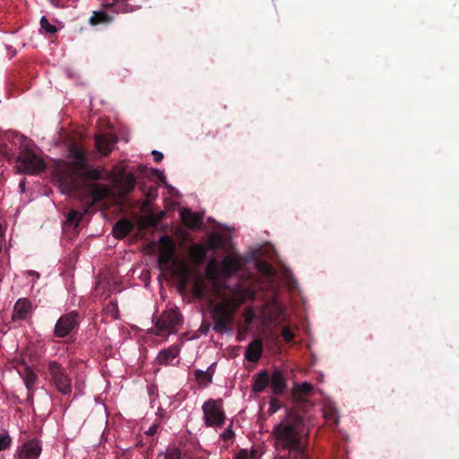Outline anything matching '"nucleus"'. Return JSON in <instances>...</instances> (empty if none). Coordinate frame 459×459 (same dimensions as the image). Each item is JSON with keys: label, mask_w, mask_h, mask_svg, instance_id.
Instances as JSON below:
<instances>
[{"label": "nucleus", "mask_w": 459, "mask_h": 459, "mask_svg": "<svg viewBox=\"0 0 459 459\" xmlns=\"http://www.w3.org/2000/svg\"><path fill=\"white\" fill-rule=\"evenodd\" d=\"M41 452L40 441L34 438L18 446L14 457L16 459H38Z\"/></svg>", "instance_id": "obj_10"}, {"label": "nucleus", "mask_w": 459, "mask_h": 459, "mask_svg": "<svg viewBox=\"0 0 459 459\" xmlns=\"http://www.w3.org/2000/svg\"><path fill=\"white\" fill-rule=\"evenodd\" d=\"M160 254L158 263L160 267L167 266L173 258L175 244L173 240L166 236L160 238Z\"/></svg>", "instance_id": "obj_12"}, {"label": "nucleus", "mask_w": 459, "mask_h": 459, "mask_svg": "<svg viewBox=\"0 0 459 459\" xmlns=\"http://www.w3.org/2000/svg\"><path fill=\"white\" fill-rule=\"evenodd\" d=\"M200 331L202 332V333H204V334H207V333H208V331H209V327H208V326H206V327H203V326H202V327L200 328Z\"/></svg>", "instance_id": "obj_46"}, {"label": "nucleus", "mask_w": 459, "mask_h": 459, "mask_svg": "<svg viewBox=\"0 0 459 459\" xmlns=\"http://www.w3.org/2000/svg\"><path fill=\"white\" fill-rule=\"evenodd\" d=\"M241 267L239 257L231 254L225 256L221 264L215 260L212 259L208 262L205 275L211 280H218L221 275L230 277L236 273Z\"/></svg>", "instance_id": "obj_4"}, {"label": "nucleus", "mask_w": 459, "mask_h": 459, "mask_svg": "<svg viewBox=\"0 0 459 459\" xmlns=\"http://www.w3.org/2000/svg\"><path fill=\"white\" fill-rule=\"evenodd\" d=\"M48 369L56 389L64 395H69L72 393V381L65 369L56 361H49Z\"/></svg>", "instance_id": "obj_7"}, {"label": "nucleus", "mask_w": 459, "mask_h": 459, "mask_svg": "<svg viewBox=\"0 0 459 459\" xmlns=\"http://www.w3.org/2000/svg\"><path fill=\"white\" fill-rule=\"evenodd\" d=\"M90 195V204L93 205L95 203L111 195V189L106 185L94 184L91 189Z\"/></svg>", "instance_id": "obj_17"}, {"label": "nucleus", "mask_w": 459, "mask_h": 459, "mask_svg": "<svg viewBox=\"0 0 459 459\" xmlns=\"http://www.w3.org/2000/svg\"><path fill=\"white\" fill-rule=\"evenodd\" d=\"M203 371L202 369H196L195 371V377L199 385H207L212 383V381H208V377L206 375H199L198 372Z\"/></svg>", "instance_id": "obj_37"}, {"label": "nucleus", "mask_w": 459, "mask_h": 459, "mask_svg": "<svg viewBox=\"0 0 459 459\" xmlns=\"http://www.w3.org/2000/svg\"><path fill=\"white\" fill-rule=\"evenodd\" d=\"M152 156H153V160H154L156 162H160V161H161V160H162V159H163V154H162V152H160V151H156V150H154V151H152Z\"/></svg>", "instance_id": "obj_40"}, {"label": "nucleus", "mask_w": 459, "mask_h": 459, "mask_svg": "<svg viewBox=\"0 0 459 459\" xmlns=\"http://www.w3.org/2000/svg\"><path fill=\"white\" fill-rule=\"evenodd\" d=\"M16 54L15 51L11 52L12 56H13Z\"/></svg>", "instance_id": "obj_49"}, {"label": "nucleus", "mask_w": 459, "mask_h": 459, "mask_svg": "<svg viewBox=\"0 0 459 459\" xmlns=\"http://www.w3.org/2000/svg\"><path fill=\"white\" fill-rule=\"evenodd\" d=\"M182 221L189 228L198 229L202 226L203 217L199 212H191L184 209L180 212Z\"/></svg>", "instance_id": "obj_15"}, {"label": "nucleus", "mask_w": 459, "mask_h": 459, "mask_svg": "<svg viewBox=\"0 0 459 459\" xmlns=\"http://www.w3.org/2000/svg\"><path fill=\"white\" fill-rule=\"evenodd\" d=\"M204 420L208 427H218L225 421V412L221 402L210 399L202 406Z\"/></svg>", "instance_id": "obj_8"}, {"label": "nucleus", "mask_w": 459, "mask_h": 459, "mask_svg": "<svg viewBox=\"0 0 459 459\" xmlns=\"http://www.w3.org/2000/svg\"><path fill=\"white\" fill-rule=\"evenodd\" d=\"M227 239L220 233H212L208 238V247L210 249H220L226 246Z\"/></svg>", "instance_id": "obj_24"}, {"label": "nucleus", "mask_w": 459, "mask_h": 459, "mask_svg": "<svg viewBox=\"0 0 459 459\" xmlns=\"http://www.w3.org/2000/svg\"><path fill=\"white\" fill-rule=\"evenodd\" d=\"M272 437L279 452L274 459H308L309 427L298 412L286 411L273 427Z\"/></svg>", "instance_id": "obj_1"}, {"label": "nucleus", "mask_w": 459, "mask_h": 459, "mask_svg": "<svg viewBox=\"0 0 459 459\" xmlns=\"http://www.w3.org/2000/svg\"><path fill=\"white\" fill-rule=\"evenodd\" d=\"M28 274H29V275H31V276H33V277H35L36 279H39V273L34 272V271H30V272H28Z\"/></svg>", "instance_id": "obj_45"}, {"label": "nucleus", "mask_w": 459, "mask_h": 459, "mask_svg": "<svg viewBox=\"0 0 459 459\" xmlns=\"http://www.w3.org/2000/svg\"><path fill=\"white\" fill-rule=\"evenodd\" d=\"M11 48H12L11 47H7V50L10 52H13V49H11Z\"/></svg>", "instance_id": "obj_48"}, {"label": "nucleus", "mask_w": 459, "mask_h": 459, "mask_svg": "<svg viewBox=\"0 0 459 459\" xmlns=\"http://www.w3.org/2000/svg\"><path fill=\"white\" fill-rule=\"evenodd\" d=\"M281 335H282L284 341L287 342H290L294 338L293 333L288 327H283Z\"/></svg>", "instance_id": "obj_38"}, {"label": "nucleus", "mask_w": 459, "mask_h": 459, "mask_svg": "<svg viewBox=\"0 0 459 459\" xmlns=\"http://www.w3.org/2000/svg\"><path fill=\"white\" fill-rule=\"evenodd\" d=\"M238 307L233 299H224L216 304L212 310L215 332H228L231 329L234 314Z\"/></svg>", "instance_id": "obj_3"}, {"label": "nucleus", "mask_w": 459, "mask_h": 459, "mask_svg": "<svg viewBox=\"0 0 459 459\" xmlns=\"http://www.w3.org/2000/svg\"><path fill=\"white\" fill-rule=\"evenodd\" d=\"M263 353V345L260 340H255L251 343H249L245 358L251 361L256 362Z\"/></svg>", "instance_id": "obj_20"}, {"label": "nucleus", "mask_w": 459, "mask_h": 459, "mask_svg": "<svg viewBox=\"0 0 459 459\" xmlns=\"http://www.w3.org/2000/svg\"><path fill=\"white\" fill-rule=\"evenodd\" d=\"M312 388V385L307 382L295 385V390L301 394H308Z\"/></svg>", "instance_id": "obj_35"}, {"label": "nucleus", "mask_w": 459, "mask_h": 459, "mask_svg": "<svg viewBox=\"0 0 459 459\" xmlns=\"http://www.w3.org/2000/svg\"><path fill=\"white\" fill-rule=\"evenodd\" d=\"M132 224L126 220L118 221L113 228V235L117 238L126 237L132 230Z\"/></svg>", "instance_id": "obj_21"}, {"label": "nucleus", "mask_w": 459, "mask_h": 459, "mask_svg": "<svg viewBox=\"0 0 459 459\" xmlns=\"http://www.w3.org/2000/svg\"><path fill=\"white\" fill-rule=\"evenodd\" d=\"M256 266L261 272H263L268 277H273L275 275L274 269L264 262H258L256 264Z\"/></svg>", "instance_id": "obj_34"}, {"label": "nucleus", "mask_w": 459, "mask_h": 459, "mask_svg": "<svg viewBox=\"0 0 459 459\" xmlns=\"http://www.w3.org/2000/svg\"><path fill=\"white\" fill-rule=\"evenodd\" d=\"M216 362H212L206 370L198 372L199 375H206L208 377V381H212V377L216 368Z\"/></svg>", "instance_id": "obj_36"}, {"label": "nucleus", "mask_w": 459, "mask_h": 459, "mask_svg": "<svg viewBox=\"0 0 459 459\" xmlns=\"http://www.w3.org/2000/svg\"><path fill=\"white\" fill-rule=\"evenodd\" d=\"M58 28L51 23L46 16L40 19V31L45 34H54L57 32Z\"/></svg>", "instance_id": "obj_28"}, {"label": "nucleus", "mask_w": 459, "mask_h": 459, "mask_svg": "<svg viewBox=\"0 0 459 459\" xmlns=\"http://www.w3.org/2000/svg\"><path fill=\"white\" fill-rule=\"evenodd\" d=\"M278 410H279V406L274 402L272 401L270 403L269 412L275 413Z\"/></svg>", "instance_id": "obj_43"}, {"label": "nucleus", "mask_w": 459, "mask_h": 459, "mask_svg": "<svg viewBox=\"0 0 459 459\" xmlns=\"http://www.w3.org/2000/svg\"><path fill=\"white\" fill-rule=\"evenodd\" d=\"M82 218V213L77 211H71L68 212L66 217V221L70 224H74L75 226L81 221Z\"/></svg>", "instance_id": "obj_31"}, {"label": "nucleus", "mask_w": 459, "mask_h": 459, "mask_svg": "<svg viewBox=\"0 0 459 459\" xmlns=\"http://www.w3.org/2000/svg\"><path fill=\"white\" fill-rule=\"evenodd\" d=\"M31 310V304L27 299H19L13 307V320L26 319Z\"/></svg>", "instance_id": "obj_13"}, {"label": "nucleus", "mask_w": 459, "mask_h": 459, "mask_svg": "<svg viewBox=\"0 0 459 459\" xmlns=\"http://www.w3.org/2000/svg\"><path fill=\"white\" fill-rule=\"evenodd\" d=\"M11 48H12L11 47H7V50L10 52H13V49H11Z\"/></svg>", "instance_id": "obj_47"}, {"label": "nucleus", "mask_w": 459, "mask_h": 459, "mask_svg": "<svg viewBox=\"0 0 459 459\" xmlns=\"http://www.w3.org/2000/svg\"><path fill=\"white\" fill-rule=\"evenodd\" d=\"M19 188L21 193H23L25 191V180H22L19 184Z\"/></svg>", "instance_id": "obj_44"}, {"label": "nucleus", "mask_w": 459, "mask_h": 459, "mask_svg": "<svg viewBox=\"0 0 459 459\" xmlns=\"http://www.w3.org/2000/svg\"><path fill=\"white\" fill-rule=\"evenodd\" d=\"M178 349L173 346L160 351L157 359L160 364H169L178 356Z\"/></svg>", "instance_id": "obj_23"}, {"label": "nucleus", "mask_w": 459, "mask_h": 459, "mask_svg": "<svg viewBox=\"0 0 459 459\" xmlns=\"http://www.w3.org/2000/svg\"><path fill=\"white\" fill-rule=\"evenodd\" d=\"M111 182L114 186H120L121 195H126L134 190L135 178L132 173H126L125 166L119 163L113 168Z\"/></svg>", "instance_id": "obj_9"}, {"label": "nucleus", "mask_w": 459, "mask_h": 459, "mask_svg": "<svg viewBox=\"0 0 459 459\" xmlns=\"http://www.w3.org/2000/svg\"><path fill=\"white\" fill-rule=\"evenodd\" d=\"M258 453L256 450L242 449L237 455L235 459H257Z\"/></svg>", "instance_id": "obj_30"}, {"label": "nucleus", "mask_w": 459, "mask_h": 459, "mask_svg": "<svg viewBox=\"0 0 459 459\" xmlns=\"http://www.w3.org/2000/svg\"><path fill=\"white\" fill-rule=\"evenodd\" d=\"M113 20V17L108 15L104 11H94L89 22L91 25H98L101 23H108Z\"/></svg>", "instance_id": "obj_26"}, {"label": "nucleus", "mask_w": 459, "mask_h": 459, "mask_svg": "<svg viewBox=\"0 0 459 459\" xmlns=\"http://www.w3.org/2000/svg\"><path fill=\"white\" fill-rule=\"evenodd\" d=\"M159 425L152 424L146 431L145 434L148 436H153L158 430Z\"/></svg>", "instance_id": "obj_42"}, {"label": "nucleus", "mask_w": 459, "mask_h": 459, "mask_svg": "<svg viewBox=\"0 0 459 459\" xmlns=\"http://www.w3.org/2000/svg\"><path fill=\"white\" fill-rule=\"evenodd\" d=\"M254 296H255L254 290L250 287H247L243 290H239L236 291L235 295H234V299H232L235 300V303L239 305L247 299H253Z\"/></svg>", "instance_id": "obj_27"}, {"label": "nucleus", "mask_w": 459, "mask_h": 459, "mask_svg": "<svg viewBox=\"0 0 459 459\" xmlns=\"http://www.w3.org/2000/svg\"><path fill=\"white\" fill-rule=\"evenodd\" d=\"M24 384L28 389H30L32 385H35L38 377L34 372L30 369H27L22 376Z\"/></svg>", "instance_id": "obj_29"}, {"label": "nucleus", "mask_w": 459, "mask_h": 459, "mask_svg": "<svg viewBox=\"0 0 459 459\" xmlns=\"http://www.w3.org/2000/svg\"><path fill=\"white\" fill-rule=\"evenodd\" d=\"M16 168L20 173L33 175L43 171L45 163L42 158L38 156L29 145H26L20 151Z\"/></svg>", "instance_id": "obj_5"}, {"label": "nucleus", "mask_w": 459, "mask_h": 459, "mask_svg": "<svg viewBox=\"0 0 459 459\" xmlns=\"http://www.w3.org/2000/svg\"><path fill=\"white\" fill-rule=\"evenodd\" d=\"M12 437L6 433H0V451L5 450L11 446Z\"/></svg>", "instance_id": "obj_33"}, {"label": "nucleus", "mask_w": 459, "mask_h": 459, "mask_svg": "<svg viewBox=\"0 0 459 459\" xmlns=\"http://www.w3.org/2000/svg\"><path fill=\"white\" fill-rule=\"evenodd\" d=\"M193 292L195 298L204 299L206 296V284L204 277L198 275L194 282Z\"/></svg>", "instance_id": "obj_25"}, {"label": "nucleus", "mask_w": 459, "mask_h": 459, "mask_svg": "<svg viewBox=\"0 0 459 459\" xmlns=\"http://www.w3.org/2000/svg\"><path fill=\"white\" fill-rule=\"evenodd\" d=\"M70 163L66 169L60 173V182L65 187L62 192L73 190L76 186L78 178L98 180L104 179L111 181L113 169L107 170L104 167L93 168L88 164L85 152L75 144L69 146Z\"/></svg>", "instance_id": "obj_2"}, {"label": "nucleus", "mask_w": 459, "mask_h": 459, "mask_svg": "<svg viewBox=\"0 0 459 459\" xmlns=\"http://www.w3.org/2000/svg\"><path fill=\"white\" fill-rule=\"evenodd\" d=\"M181 281H182V284H186V281H187V278H188V275H187V270L186 268V266H182L181 268Z\"/></svg>", "instance_id": "obj_41"}, {"label": "nucleus", "mask_w": 459, "mask_h": 459, "mask_svg": "<svg viewBox=\"0 0 459 459\" xmlns=\"http://www.w3.org/2000/svg\"><path fill=\"white\" fill-rule=\"evenodd\" d=\"M207 255V249L201 245H194L189 251V255L195 264H202Z\"/></svg>", "instance_id": "obj_22"}, {"label": "nucleus", "mask_w": 459, "mask_h": 459, "mask_svg": "<svg viewBox=\"0 0 459 459\" xmlns=\"http://www.w3.org/2000/svg\"><path fill=\"white\" fill-rule=\"evenodd\" d=\"M182 323V318L178 308L172 307L165 310L157 320L154 333L160 336L168 337L175 332V328Z\"/></svg>", "instance_id": "obj_6"}, {"label": "nucleus", "mask_w": 459, "mask_h": 459, "mask_svg": "<svg viewBox=\"0 0 459 459\" xmlns=\"http://www.w3.org/2000/svg\"><path fill=\"white\" fill-rule=\"evenodd\" d=\"M104 7L110 8L116 13H128L134 11V7L127 0H101Z\"/></svg>", "instance_id": "obj_18"}, {"label": "nucleus", "mask_w": 459, "mask_h": 459, "mask_svg": "<svg viewBox=\"0 0 459 459\" xmlns=\"http://www.w3.org/2000/svg\"><path fill=\"white\" fill-rule=\"evenodd\" d=\"M161 455L163 459H181V452L176 447L169 448Z\"/></svg>", "instance_id": "obj_32"}, {"label": "nucleus", "mask_w": 459, "mask_h": 459, "mask_svg": "<svg viewBox=\"0 0 459 459\" xmlns=\"http://www.w3.org/2000/svg\"><path fill=\"white\" fill-rule=\"evenodd\" d=\"M269 381H270L269 374L265 370L260 371L254 377L252 391L254 393L263 392L266 386L270 385Z\"/></svg>", "instance_id": "obj_19"}, {"label": "nucleus", "mask_w": 459, "mask_h": 459, "mask_svg": "<svg viewBox=\"0 0 459 459\" xmlns=\"http://www.w3.org/2000/svg\"><path fill=\"white\" fill-rule=\"evenodd\" d=\"M270 387L273 394H279L286 389L285 378L282 371L274 369L272 376H270Z\"/></svg>", "instance_id": "obj_16"}, {"label": "nucleus", "mask_w": 459, "mask_h": 459, "mask_svg": "<svg viewBox=\"0 0 459 459\" xmlns=\"http://www.w3.org/2000/svg\"><path fill=\"white\" fill-rule=\"evenodd\" d=\"M78 325L77 313L71 312L61 316L55 325V334L57 337H65Z\"/></svg>", "instance_id": "obj_11"}, {"label": "nucleus", "mask_w": 459, "mask_h": 459, "mask_svg": "<svg viewBox=\"0 0 459 459\" xmlns=\"http://www.w3.org/2000/svg\"><path fill=\"white\" fill-rule=\"evenodd\" d=\"M234 436V433L231 429V427H228L221 434V437L223 439V440H230Z\"/></svg>", "instance_id": "obj_39"}, {"label": "nucleus", "mask_w": 459, "mask_h": 459, "mask_svg": "<svg viewBox=\"0 0 459 459\" xmlns=\"http://www.w3.org/2000/svg\"><path fill=\"white\" fill-rule=\"evenodd\" d=\"M116 142V138L111 135L98 134L95 137L96 148L104 155H107L112 151Z\"/></svg>", "instance_id": "obj_14"}]
</instances>
